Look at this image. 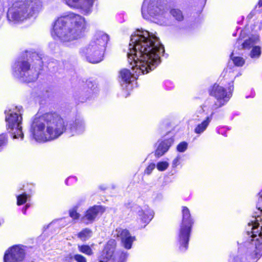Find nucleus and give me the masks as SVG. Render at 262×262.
I'll use <instances>...</instances> for the list:
<instances>
[{"mask_svg": "<svg viewBox=\"0 0 262 262\" xmlns=\"http://www.w3.org/2000/svg\"><path fill=\"white\" fill-rule=\"evenodd\" d=\"M14 76L21 81L30 82L36 80L38 77V72L30 68V64L25 61H18L15 63L13 67Z\"/></svg>", "mask_w": 262, "mask_h": 262, "instance_id": "9", "label": "nucleus"}, {"mask_svg": "<svg viewBox=\"0 0 262 262\" xmlns=\"http://www.w3.org/2000/svg\"><path fill=\"white\" fill-rule=\"evenodd\" d=\"M74 258L77 262H86L85 257L80 254H75Z\"/></svg>", "mask_w": 262, "mask_h": 262, "instance_id": "32", "label": "nucleus"}, {"mask_svg": "<svg viewBox=\"0 0 262 262\" xmlns=\"http://www.w3.org/2000/svg\"><path fill=\"white\" fill-rule=\"evenodd\" d=\"M156 165L154 163H150L145 169L144 172L145 173L149 175L150 174L152 170L155 168Z\"/></svg>", "mask_w": 262, "mask_h": 262, "instance_id": "31", "label": "nucleus"}, {"mask_svg": "<svg viewBox=\"0 0 262 262\" xmlns=\"http://www.w3.org/2000/svg\"><path fill=\"white\" fill-rule=\"evenodd\" d=\"M173 140L171 138L166 140L160 143L155 151L156 156L157 157H160L163 156L168 151L169 147L173 144Z\"/></svg>", "mask_w": 262, "mask_h": 262, "instance_id": "17", "label": "nucleus"}, {"mask_svg": "<svg viewBox=\"0 0 262 262\" xmlns=\"http://www.w3.org/2000/svg\"><path fill=\"white\" fill-rule=\"evenodd\" d=\"M7 142L6 135L2 134L0 135V151L2 149V147L5 146Z\"/></svg>", "mask_w": 262, "mask_h": 262, "instance_id": "29", "label": "nucleus"}, {"mask_svg": "<svg viewBox=\"0 0 262 262\" xmlns=\"http://www.w3.org/2000/svg\"><path fill=\"white\" fill-rule=\"evenodd\" d=\"M258 199L257 201V208L258 210L260 211V213L262 214V209L261 205H262V189L258 193Z\"/></svg>", "mask_w": 262, "mask_h": 262, "instance_id": "28", "label": "nucleus"}, {"mask_svg": "<svg viewBox=\"0 0 262 262\" xmlns=\"http://www.w3.org/2000/svg\"><path fill=\"white\" fill-rule=\"evenodd\" d=\"M168 166H169V163H168V162H167L166 161L159 162L156 165L157 169L159 171H161L165 170L166 169H167Z\"/></svg>", "mask_w": 262, "mask_h": 262, "instance_id": "25", "label": "nucleus"}, {"mask_svg": "<svg viewBox=\"0 0 262 262\" xmlns=\"http://www.w3.org/2000/svg\"><path fill=\"white\" fill-rule=\"evenodd\" d=\"M164 52L159 39L146 30H137L131 35L127 53L132 72L127 69L120 72V77L125 84L153 70L160 62V55Z\"/></svg>", "mask_w": 262, "mask_h": 262, "instance_id": "1", "label": "nucleus"}, {"mask_svg": "<svg viewBox=\"0 0 262 262\" xmlns=\"http://www.w3.org/2000/svg\"><path fill=\"white\" fill-rule=\"evenodd\" d=\"M171 15L178 21H182L184 19L182 12L179 9L173 8L171 9Z\"/></svg>", "mask_w": 262, "mask_h": 262, "instance_id": "21", "label": "nucleus"}, {"mask_svg": "<svg viewBox=\"0 0 262 262\" xmlns=\"http://www.w3.org/2000/svg\"><path fill=\"white\" fill-rule=\"evenodd\" d=\"M70 216L74 220L78 219L80 217V215L75 209H72L70 211Z\"/></svg>", "mask_w": 262, "mask_h": 262, "instance_id": "33", "label": "nucleus"}, {"mask_svg": "<svg viewBox=\"0 0 262 262\" xmlns=\"http://www.w3.org/2000/svg\"><path fill=\"white\" fill-rule=\"evenodd\" d=\"M94 0H65L66 4L71 7L83 9L88 13L93 5Z\"/></svg>", "mask_w": 262, "mask_h": 262, "instance_id": "16", "label": "nucleus"}, {"mask_svg": "<svg viewBox=\"0 0 262 262\" xmlns=\"http://www.w3.org/2000/svg\"><path fill=\"white\" fill-rule=\"evenodd\" d=\"M205 107H206V106H204V107L202 108V110H203V111H205L204 108H205Z\"/></svg>", "mask_w": 262, "mask_h": 262, "instance_id": "39", "label": "nucleus"}, {"mask_svg": "<svg viewBox=\"0 0 262 262\" xmlns=\"http://www.w3.org/2000/svg\"><path fill=\"white\" fill-rule=\"evenodd\" d=\"M78 249L80 252L88 255H92L93 254L92 248L88 245H78Z\"/></svg>", "mask_w": 262, "mask_h": 262, "instance_id": "22", "label": "nucleus"}, {"mask_svg": "<svg viewBox=\"0 0 262 262\" xmlns=\"http://www.w3.org/2000/svg\"><path fill=\"white\" fill-rule=\"evenodd\" d=\"M27 199V196L25 193L20 194L17 197V204L18 205H21L24 204Z\"/></svg>", "mask_w": 262, "mask_h": 262, "instance_id": "27", "label": "nucleus"}, {"mask_svg": "<svg viewBox=\"0 0 262 262\" xmlns=\"http://www.w3.org/2000/svg\"><path fill=\"white\" fill-rule=\"evenodd\" d=\"M28 207H29V205L28 204H27V205L25 206V208H28Z\"/></svg>", "mask_w": 262, "mask_h": 262, "instance_id": "38", "label": "nucleus"}, {"mask_svg": "<svg viewBox=\"0 0 262 262\" xmlns=\"http://www.w3.org/2000/svg\"><path fill=\"white\" fill-rule=\"evenodd\" d=\"M214 114L212 111L210 116H208L202 122L199 124L194 128V133L196 134H201L207 128L211 121L212 117Z\"/></svg>", "mask_w": 262, "mask_h": 262, "instance_id": "18", "label": "nucleus"}, {"mask_svg": "<svg viewBox=\"0 0 262 262\" xmlns=\"http://www.w3.org/2000/svg\"><path fill=\"white\" fill-rule=\"evenodd\" d=\"M259 41V37L257 35H253L248 39L245 40L242 43L243 49L245 50H250L253 47L256 46V44Z\"/></svg>", "mask_w": 262, "mask_h": 262, "instance_id": "19", "label": "nucleus"}, {"mask_svg": "<svg viewBox=\"0 0 262 262\" xmlns=\"http://www.w3.org/2000/svg\"><path fill=\"white\" fill-rule=\"evenodd\" d=\"M85 130L84 122L77 119L68 123L56 114L48 113L34 117L30 133L32 138L39 142L55 139L64 132L69 136L80 135Z\"/></svg>", "mask_w": 262, "mask_h": 262, "instance_id": "2", "label": "nucleus"}, {"mask_svg": "<svg viewBox=\"0 0 262 262\" xmlns=\"http://www.w3.org/2000/svg\"><path fill=\"white\" fill-rule=\"evenodd\" d=\"M181 159V156L180 155H178L172 161V167H176L180 164V161Z\"/></svg>", "mask_w": 262, "mask_h": 262, "instance_id": "30", "label": "nucleus"}, {"mask_svg": "<svg viewBox=\"0 0 262 262\" xmlns=\"http://www.w3.org/2000/svg\"><path fill=\"white\" fill-rule=\"evenodd\" d=\"M261 48L258 46L253 47L251 49L249 56L253 59L258 58L261 54Z\"/></svg>", "mask_w": 262, "mask_h": 262, "instance_id": "23", "label": "nucleus"}, {"mask_svg": "<svg viewBox=\"0 0 262 262\" xmlns=\"http://www.w3.org/2000/svg\"><path fill=\"white\" fill-rule=\"evenodd\" d=\"M231 58L234 64L238 67L243 66L245 62L243 57L239 56H234L233 53H232L231 55Z\"/></svg>", "mask_w": 262, "mask_h": 262, "instance_id": "24", "label": "nucleus"}, {"mask_svg": "<svg viewBox=\"0 0 262 262\" xmlns=\"http://www.w3.org/2000/svg\"><path fill=\"white\" fill-rule=\"evenodd\" d=\"M251 241H252L253 242L254 241V239H252Z\"/></svg>", "mask_w": 262, "mask_h": 262, "instance_id": "40", "label": "nucleus"}, {"mask_svg": "<svg viewBox=\"0 0 262 262\" xmlns=\"http://www.w3.org/2000/svg\"><path fill=\"white\" fill-rule=\"evenodd\" d=\"M133 212L139 216L142 222L148 223L154 217V211L147 206H144L143 208L140 206L134 207Z\"/></svg>", "mask_w": 262, "mask_h": 262, "instance_id": "14", "label": "nucleus"}, {"mask_svg": "<svg viewBox=\"0 0 262 262\" xmlns=\"http://www.w3.org/2000/svg\"><path fill=\"white\" fill-rule=\"evenodd\" d=\"M113 235L121 239L123 247L127 249L131 248L132 243L135 239V237L132 236L127 230L120 228H117L114 231Z\"/></svg>", "mask_w": 262, "mask_h": 262, "instance_id": "12", "label": "nucleus"}, {"mask_svg": "<svg viewBox=\"0 0 262 262\" xmlns=\"http://www.w3.org/2000/svg\"><path fill=\"white\" fill-rule=\"evenodd\" d=\"M141 11L145 19H149L150 17L161 19L164 16L165 13L161 0H144Z\"/></svg>", "mask_w": 262, "mask_h": 262, "instance_id": "8", "label": "nucleus"}, {"mask_svg": "<svg viewBox=\"0 0 262 262\" xmlns=\"http://www.w3.org/2000/svg\"><path fill=\"white\" fill-rule=\"evenodd\" d=\"M108 40V35L102 31H97L89 43L80 51L81 55L88 61L97 63L103 59L104 51Z\"/></svg>", "mask_w": 262, "mask_h": 262, "instance_id": "5", "label": "nucleus"}, {"mask_svg": "<svg viewBox=\"0 0 262 262\" xmlns=\"http://www.w3.org/2000/svg\"><path fill=\"white\" fill-rule=\"evenodd\" d=\"M127 257V254L126 253H122L120 257L119 262H124L125 260Z\"/></svg>", "mask_w": 262, "mask_h": 262, "instance_id": "34", "label": "nucleus"}, {"mask_svg": "<svg viewBox=\"0 0 262 262\" xmlns=\"http://www.w3.org/2000/svg\"><path fill=\"white\" fill-rule=\"evenodd\" d=\"M248 233L250 235L249 231H248Z\"/></svg>", "mask_w": 262, "mask_h": 262, "instance_id": "41", "label": "nucleus"}, {"mask_svg": "<svg viewBox=\"0 0 262 262\" xmlns=\"http://www.w3.org/2000/svg\"><path fill=\"white\" fill-rule=\"evenodd\" d=\"M4 9H5L4 6L2 4V3L0 1V12L4 11Z\"/></svg>", "mask_w": 262, "mask_h": 262, "instance_id": "35", "label": "nucleus"}, {"mask_svg": "<svg viewBox=\"0 0 262 262\" xmlns=\"http://www.w3.org/2000/svg\"><path fill=\"white\" fill-rule=\"evenodd\" d=\"M42 8L40 0H17L7 12L9 24H20L35 15Z\"/></svg>", "mask_w": 262, "mask_h": 262, "instance_id": "4", "label": "nucleus"}, {"mask_svg": "<svg viewBox=\"0 0 262 262\" xmlns=\"http://www.w3.org/2000/svg\"><path fill=\"white\" fill-rule=\"evenodd\" d=\"M93 235V231L91 229L86 228L82 229L77 234V237L82 241L85 242L90 239Z\"/></svg>", "mask_w": 262, "mask_h": 262, "instance_id": "20", "label": "nucleus"}, {"mask_svg": "<svg viewBox=\"0 0 262 262\" xmlns=\"http://www.w3.org/2000/svg\"><path fill=\"white\" fill-rule=\"evenodd\" d=\"M188 147V143L186 142H182L177 147V150L180 152H183L186 150Z\"/></svg>", "mask_w": 262, "mask_h": 262, "instance_id": "26", "label": "nucleus"}, {"mask_svg": "<svg viewBox=\"0 0 262 262\" xmlns=\"http://www.w3.org/2000/svg\"><path fill=\"white\" fill-rule=\"evenodd\" d=\"M116 245L114 239H112L108 241L98 257L99 262H107L110 260L114 253Z\"/></svg>", "mask_w": 262, "mask_h": 262, "instance_id": "15", "label": "nucleus"}, {"mask_svg": "<svg viewBox=\"0 0 262 262\" xmlns=\"http://www.w3.org/2000/svg\"><path fill=\"white\" fill-rule=\"evenodd\" d=\"M232 85L228 88V92L225 89L217 84H214L210 91V95L213 96L216 99V102L212 106V109H216L225 105L229 100L232 96V92L233 90V82Z\"/></svg>", "mask_w": 262, "mask_h": 262, "instance_id": "10", "label": "nucleus"}, {"mask_svg": "<svg viewBox=\"0 0 262 262\" xmlns=\"http://www.w3.org/2000/svg\"><path fill=\"white\" fill-rule=\"evenodd\" d=\"M25 251L21 247L15 246L9 248L5 253L4 262H19L25 258Z\"/></svg>", "mask_w": 262, "mask_h": 262, "instance_id": "11", "label": "nucleus"}, {"mask_svg": "<svg viewBox=\"0 0 262 262\" xmlns=\"http://www.w3.org/2000/svg\"><path fill=\"white\" fill-rule=\"evenodd\" d=\"M22 113L21 106H15L5 111V121L8 130L12 132L13 139L24 138L22 131Z\"/></svg>", "mask_w": 262, "mask_h": 262, "instance_id": "6", "label": "nucleus"}, {"mask_svg": "<svg viewBox=\"0 0 262 262\" xmlns=\"http://www.w3.org/2000/svg\"><path fill=\"white\" fill-rule=\"evenodd\" d=\"M86 29L85 19L74 13L58 18L55 22L51 32L55 39L69 42L84 36Z\"/></svg>", "mask_w": 262, "mask_h": 262, "instance_id": "3", "label": "nucleus"}, {"mask_svg": "<svg viewBox=\"0 0 262 262\" xmlns=\"http://www.w3.org/2000/svg\"><path fill=\"white\" fill-rule=\"evenodd\" d=\"M27 208H25V207L23 209L22 211L24 214L26 213V211Z\"/></svg>", "mask_w": 262, "mask_h": 262, "instance_id": "36", "label": "nucleus"}, {"mask_svg": "<svg viewBox=\"0 0 262 262\" xmlns=\"http://www.w3.org/2000/svg\"><path fill=\"white\" fill-rule=\"evenodd\" d=\"M104 211V209L102 206H93L86 210L84 215L81 218V222L85 225L91 224L98 214L102 213Z\"/></svg>", "mask_w": 262, "mask_h": 262, "instance_id": "13", "label": "nucleus"}, {"mask_svg": "<svg viewBox=\"0 0 262 262\" xmlns=\"http://www.w3.org/2000/svg\"><path fill=\"white\" fill-rule=\"evenodd\" d=\"M182 220L177 234V241L180 249L184 251L187 249L191 227L193 224L189 209L186 207L182 208Z\"/></svg>", "mask_w": 262, "mask_h": 262, "instance_id": "7", "label": "nucleus"}, {"mask_svg": "<svg viewBox=\"0 0 262 262\" xmlns=\"http://www.w3.org/2000/svg\"><path fill=\"white\" fill-rule=\"evenodd\" d=\"M258 4L259 6H262V0H259Z\"/></svg>", "mask_w": 262, "mask_h": 262, "instance_id": "37", "label": "nucleus"}]
</instances>
